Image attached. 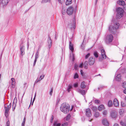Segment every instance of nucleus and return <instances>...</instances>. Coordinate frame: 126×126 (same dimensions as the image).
Returning <instances> with one entry per match:
<instances>
[{"label":"nucleus","instance_id":"nucleus-10","mask_svg":"<svg viewBox=\"0 0 126 126\" xmlns=\"http://www.w3.org/2000/svg\"><path fill=\"white\" fill-rule=\"evenodd\" d=\"M85 111L86 115L87 117H90L91 116L92 113L89 109L88 108L86 109Z\"/></svg>","mask_w":126,"mask_h":126},{"label":"nucleus","instance_id":"nucleus-27","mask_svg":"<svg viewBox=\"0 0 126 126\" xmlns=\"http://www.w3.org/2000/svg\"><path fill=\"white\" fill-rule=\"evenodd\" d=\"M61 124L60 123L58 124L57 121L54 122L53 125L54 126H60Z\"/></svg>","mask_w":126,"mask_h":126},{"label":"nucleus","instance_id":"nucleus-36","mask_svg":"<svg viewBox=\"0 0 126 126\" xmlns=\"http://www.w3.org/2000/svg\"><path fill=\"white\" fill-rule=\"evenodd\" d=\"M11 103H10L9 104V105H8L7 106V107H6L5 106H4V108H6L7 109H10L11 107Z\"/></svg>","mask_w":126,"mask_h":126},{"label":"nucleus","instance_id":"nucleus-48","mask_svg":"<svg viewBox=\"0 0 126 126\" xmlns=\"http://www.w3.org/2000/svg\"><path fill=\"white\" fill-rule=\"evenodd\" d=\"M40 81L39 80V79H38V78L37 79H36V81H35L34 84V85H35V84L36 83H37L39 81Z\"/></svg>","mask_w":126,"mask_h":126},{"label":"nucleus","instance_id":"nucleus-25","mask_svg":"<svg viewBox=\"0 0 126 126\" xmlns=\"http://www.w3.org/2000/svg\"><path fill=\"white\" fill-rule=\"evenodd\" d=\"M72 3V0H66V5H69Z\"/></svg>","mask_w":126,"mask_h":126},{"label":"nucleus","instance_id":"nucleus-47","mask_svg":"<svg viewBox=\"0 0 126 126\" xmlns=\"http://www.w3.org/2000/svg\"><path fill=\"white\" fill-rule=\"evenodd\" d=\"M6 126H10V121L9 120L7 122Z\"/></svg>","mask_w":126,"mask_h":126},{"label":"nucleus","instance_id":"nucleus-58","mask_svg":"<svg viewBox=\"0 0 126 126\" xmlns=\"http://www.w3.org/2000/svg\"><path fill=\"white\" fill-rule=\"evenodd\" d=\"M36 61H37V60L35 59V60H34V63H33V65L34 66L35 65Z\"/></svg>","mask_w":126,"mask_h":126},{"label":"nucleus","instance_id":"nucleus-26","mask_svg":"<svg viewBox=\"0 0 126 126\" xmlns=\"http://www.w3.org/2000/svg\"><path fill=\"white\" fill-rule=\"evenodd\" d=\"M86 86L84 84V82H82L80 85V87L82 89H84L85 87Z\"/></svg>","mask_w":126,"mask_h":126},{"label":"nucleus","instance_id":"nucleus-40","mask_svg":"<svg viewBox=\"0 0 126 126\" xmlns=\"http://www.w3.org/2000/svg\"><path fill=\"white\" fill-rule=\"evenodd\" d=\"M90 53H88L86 54L85 56V58L86 59L88 58V57L90 56Z\"/></svg>","mask_w":126,"mask_h":126},{"label":"nucleus","instance_id":"nucleus-13","mask_svg":"<svg viewBox=\"0 0 126 126\" xmlns=\"http://www.w3.org/2000/svg\"><path fill=\"white\" fill-rule=\"evenodd\" d=\"M69 48L71 50L72 54L74 50L73 44L71 41L69 42Z\"/></svg>","mask_w":126,"mask_h":126},{"label":"nucleus","instance_id":"nucleus-43","mask_svg":"<svg viewBox=\"0 0 126 126\" xmlns=\"http://www.w3.org/2000/svg\"><path fill=\"white\" fill-rule=\"evenodd\" d=\"M94 102L95 103L98 104L100 103V101L98 100H96L94 101Z\"/></svg>","mask_w":126,"mask_h":126},{"label":"nucleus","instance_id":"nucleus-16","mask_svg":"<svg viewBox=\"0 0 126 126\" xmlns=\"http://www.w3.org/2000/svg\"><path fill=\"white\" fill-rule=\"evenodd\" d=\"M113 104L114 106L115 107H117L119 105V102L117 99L116 98L114 99V100Z\"/></svg>","mask_w":126,"mask_h":126},{"label":"nucleus","instance_id":"nucleus-19","mask_svg":"<svg viewBox=\"0 0 126 126\" xmlns=\"http://www.w3.org/2000/svg\"><path fill=\"white\" fill-rule=\"evenodd\" d=\"M117 3L120 5H124L125 3L124 1L123 0H119L117 1Z\"/></svg>","mask_w":126,"mask_h":126},{"label":"nucleus","instance_id":"nucleus-52","mask_svg":"<svg viewBox=\"0 0 126 126\" xmlns=\"http://www.w3.org/2000/svg\"><path fill=\"white\" fill-rule=\"evenodd\" d=\"M53 119H54V117L52 115V117H51V119L50 122H51V123H52L53 122Z\"/></svg>","mask_w":126,"mask_h":126},{"label":"nucleus","instance_id":"nucleus-18","mask_svg":"<svg viewBox=\"0 0 126 126\" xmlns=\"http://www.w3.org/2000/svg\"><path fill=\"white\" fill-rule=\"evenodd\" d=\"M48 47L50 48L51 46L52 41L51 38L49 37L48 41Z\"/></svg>","mask_w":126,"mask_h":126},{"label":"nucleus","instance_id":"nucleus-8","mask_svg":"<svg viewBox=\"0 0 126 126\" xmlns=\"http://www.w3.org/2000/svg\"><path fill=\"white\" fill-rule=\"evenodd\" d=\"M74 11V9L73 7L70 6L68 8L67 10L66 13L67 14L69 15H71Z\"/></svg>","mask_w":126,"mask_h":126},{"label":"nucleus","instance_id":"nucleus-34","mask_svg":"<svg viewBox=\"0 0 126 126\" xmlns=\"http://www.w3.org/2000/svg\"><path fill=\"white\" fill-rule=\"evenodd\" d=\"M79 77V76L77 74V73H75V74L74 76V79H76V78H78Z\"/></svg>","mask_w":126,"mask_h":126},{"label":"nucleus","instance_id":"nucleus-32","mask_svg":"<svg viewBox=\"0 0 126 126\" xmlns=\"http://www.w3.org/2000/svg\"><path fill=\"white\" fill-rule=\"evenodd\" d=\"M120 124L123 126H126V123L123 122L122 121H121L120 122Z\"/></svg>","mask_w":126,"mask_h":126},{"label":"nucleus","instance_id":"nucleus-6","mask_svg":"<svg viewBox=\"0 0 126 126\" xmlns=\"http://www.w3.org/2000/svg\"><path fill=\"white\" fill-rule=\"evenodd\" d=\"M110 116L112 118L116 119L118 116L117 113L115 110L111 111L110 112Z\"/></svg>","mask_w":126,"mask_h":126},{"label":"nucleus","instance_id":"nucleus-5","mask_svg":"<svg viewBox=\"0 0 126 126\" xmlns=\"http://www.w3.org/2000/svg\"><path fill=\"white\" fill-rule=\"evenodd\" d=\"M101 56H100L99 58V60L101 61L102 60L105 59L106 58V56L105 54V52L104 50L102 49L101 50Z\"/></svg>","mask_w":126,"mask_h":126},{"label":"nucleus","instance_id":"nucleus-50","mask_svg":"<svg viewBox=\"0 0 126 126\" xmlns=\"http://www.w3.org/2000/svg\"><path fill=\"white\" fill-rule=\"evenodd\" d=\"M81 48L83 50L85 49L84 46V45H83V43H82V45H81Z\"/></svg>","mask_w":126,"mask_h":126},{"label":"nucleus","instance_id":"nucleus-41","mask_svg":"<svg viewBox=\"0 0 126 126\" xmlns=\"http://www.w3.org/2000/svg\"><path fill=\"white\" fill-rule=\"evenodd\" d=\"M121 105L122 107H124L126 106V104L123 102H121Z\"/></svg>","mask_w":126,"mask_h":126},{"label":"nucleus","instance_id":"nucleus-60","mask_svg":"<svg viewBox=\"0 0 126 126\" xmlns=\"http://www.w3.org/2000/svg\"><path fill=\"white\" fill-rule=\"evenodd\" d=\"M113 126H119V125L117 123H115L114 124Z\"/></svg>","mask_w":126,"mask_h":126},{"label":"nucleus","instance_id":"nucleus-57","mask_svg":"<svg viewBox=\"0 0 126 126\" xmlns=\"http://www.w3.org/2000/svg\"><path fill=\"white\" fill-rule=\"evenodd\" d=\"M70 117V115H68L66 117V120H68V119H69Z\"/></svg>","mask_w":126,"mask_h":126},{"label":"nucleus","instance_id":"nucleus-55","mask_svg":"<svg viewBox=\"0 0 126 126\" xmlns=\"http://www.w3.org/2000/svg\"><path fill=\"white\" fill-rule=\"evenodd\" d=\"M78 67V66L76 64L74 66V68L76 70H77V68Z\"/></svg>","mask_w":126,"mask_h":126},{"label":"nucleus","instance_id":"nucleus-64","mask_svg":"<svg viewBox=\"0 0 126 126\" xmlns=\"http://www.w3.org/2000/svg\"><path fill=\"white\" fill-rule=\"evenodd\" d=\"M124 93L125 94H126V89L124 90Z\"/></svg>","mask_w":126,"mask_h":126},{"label":"nucleus","instance_id":"nucleus-51","mask_svg":"<svg viewBox=\"0 0 126 126\" xmlns=\"http://www.w3.org/2000/svg\"><path fill=\"white\" fill-rule=\"evenodd\" d=\"M68 124L67 123H65L63 124L61 126H67V125Z\"/></svg>","mask_w":126,"mask_h":126},{"label":"nucleus","instance_id":"nucleus-38","mask_svg":"<svg viewBox=\"0 0 126 126\" xmlns=\"http://www.w3.org/2000/svg\"><path fill=\"white\" fill-rule=\"evenodd\" d=\"M72 87L71 86L69 85L68 86V87L67 88V90L69 92L71 90V89L72 88Z\"/></svg>","mask_w":126,"mask_h":126},{"label":"nucleus","instance_id":"nucleus-63","mask_svg":"<svg viewBox=\"0 0 126 126\" xmlns=\"http://www.w3.org/2000/svg\"><path fill=\"white\" fill-rule=\"evenodd\" d=\"M57 35L56 34L55 36V39L56 40L57 39Z\"/></svg>","mask_w":126,"mask_h":126},{"label":"nucleus","instance_id":"nucleus-15","mask_svg":"<svg viewBox=\"0 0 126 126\" xmlns=\"http://www.w3.org/2000/svg\"><path fill=\"white\" fill-rule=\"evenodd\" d=\"M77 91L83 95L85 94L86 92V91L80 89H78L77 90Z\"/></svg>","mask_w":126,"mask_h":126},{"label":"nucleus","instance_id":"nucleus-37","mask_svg":"<svg viewBox=\"0 0 126 126\" xmlns=\"http://www.w3.org/2000/svg\"><path fill=\"white\" fill-rule=\"evenodd\" d=\"M44 77H45V75H44L41 76H40V77L39 79V80L40 81L41 80H42V79H43V78H44Z\"/></svg>","mask_w":126,"mask_h":126},{"label":"nucleus","instance_id":"nucleus-1","mask_svg":"<svg viewBox=\"0 0 126 126\" xmlns=\"http://www.w3.org/2000/svg\"><path fill=\"white\" fill-rule=\"evenodd\" d=\"M114 20L112 21V22L114 23V25H110L109 27V30L110 32L112 33H113L116 31V29H118L119 26V24L118 23L114 22Z\"/></svg>","mask_w":126,"mask_h":126},{"label":"nucleus","instance_id":"nucleus-59","mask_svg":"<svg viewBox=\"0 0 126 126\" xmlns=\"http://www.w3.org/2000/svg\"><path fill=\"white\" fill-rule=\"evenodd\" d=\"M83 65V63H81L80 64L79 66V67L80 68H82V66Z\"/></svg>","mask_w":126,"mask_h":126},{"label":"nucleus","instance_id":"nucleus-20","mask_svg":"<svg viewBox=\"0 0 126 126\" xmlns=\"http://www.w3.org/2000/svg\"><path fill=\"white\" fill-rule=\"evenodd\" d=\"M124 110H120L119 111L120 114L119 118H120L123 115Z\"/></svg>","mask_w":126,"mask_h":126},{"label":"nucleus","instance_id":"nucleus-42","mask_svg":"<svg viewBox=\"0 0 126 126\" xmlns=\"http://www.w3.org/2000/svg\"><path fill=\"white\" fill-rule=\"evenodd\" d=\"M107 110H104L103 111V114L104 115H105V116L107 115Z\"/></svg>","mask_w":126,"mask_h":126},{"label":"nucleus","instance_id":"nucleus-9","mask_svg":"<svg viewBox=\"0 0 126 126\" xmlns=\"http://www.w3.org/2000/svg\"><path fill=\"white\" fill-rule=\"evenodd\" d=\"M95 58L93 57H91L89 59L88 61L89 64L90 65H93L95 62Z\"/></svg>","mask_w":126,"mask_h":126},{"label":"nucleus","instance_id":"nucleus-31","mask_svg":"<svg viewBox=\"0 0 126 126\" xmlns=\"http://www.w3.org/2000/svg\"><path fill=\"white\" fill-rule=\"evenodd\" d=\"M94 55L95 57L96 58H97L98 57V53L96 51H95L94 53Z\"/></svg>","mask_w":126,"mask_h":126},{"label":"nucleus","instance_id":"nucleus-21","mask_svg":"<svg viewBox=\"0 0 126 126\" xmlns=\"http://www.w3.org/2000/svg\"><path fill=\"white\" fill-rule=\"evenodd\" d=\"M5 115L6 117H7L8 116V113L10 109H7L6 108H5Z\"/></svg>","mask_w":126,"mask_h":126},{"label":"nucleus","instance_id":"nucleus-24","mask_svg":"<svg viewBox=\"0 0 126 126\" xmlns=\"http://www.w3.org/2000/svg\"><path fill=\"white\" fill-rule=\"evenodd\" d=\"M15 100V99H14V101H13V104L12 105V110L13 111H14L15 108L16 107V103L14 101Z\"/></svg>","mask_w":126,"mask_h":126},{"label":"nucleus","instance_id":"nucleus-54","mask_svg":"<svg viewBox=\"0 0 126 126\" xmlns=\"http://www.w3.org/2000/svg\"><path fill=\"white\" fill-rule=\"evenodd\" d=\"M123 8L125 10L126 9V4L125 3L124 5H123Z\"/></svg>","mask_w":126,"mask_h":126},{"label":"nucleus","instance_id":"nucleus-17","mask_svg":"<svg viewBox=\"0 0 126 126\" xmlns=\"http://www.w3.org/2000/svg\"><path fill=\"white\" fill-rule=\"evenodd\" d=\"M121 75L120 74L117 75L115 77L116 80L118 81H120L121 80Z\"/></svg>","mask_w":126,"mask_h":126},{"label":"nucleus","instance_id":"nucleus-61","mask_svg":"<svg viewBox=\"0 0 126 126\" xmlns=\"http://www.w3.org/2000/svg\"><path fill=\"white\" fill-rule=\"evenodd\" d=\"M25 123V122H23L22 124V126H24Z\"/></svg>","mask_w":126,"mask_h":126},{"label":"nucleus","instance_id":"nucleus-46","mask_svg":"<svg viewBox=\"0 0 126 126\" xmlns=\"http://www.w3.org/2000/svg\"><path fill=\"white\" fill-rule=\"evenodd\" d=\"M53 92V90L52 88L51 90L49 92V94L50 96L52 95V93Z\"/></svg>","mask_w":126,"mask_h":126},{"label":"nucleus","instance_id":"nucleus-22","mask_svg":"<svg viewBox=\"0 0 126 126\" xmlns=\"http://www.w3.org/2000/svg\"><path fill=\"white\" fill-rule=\"evenodd\" d=\"M104 109V107L103 105H101L99 106L98 108V109L99 111L103 110Z\"/></svg>","mask_w":126,"mask_h":126},{"label":"nucleus","instance_id":"nucleus-3","mask_svg":"<svg viewBox=\"0 0 126 126\" xmlns=\"http://www.w3.org/2000/svg\"><path fill=\"white\" fill-rule=\"evenodd\" d=\"M117 14L116 16V18L119 19L122 17L123 16L124 11L121 8H118L117 10Z\"/></svg>","mask_w":126,"mask_h":126},{"label":"nucleus","instance_id":"nucleus-30","mask_svg":"<svg viewBox=\"0 0 126 126\" xmlns=\"http://www.w3.org/2000/svg\"><path fill=\"white\" fill-rule=\"evenodd\" d=\"M88 64V62L87 61H86L84 64V66L85 68L87 69V66Z\"/></svg>","mask_w":126,"mask_h":126},{"label":"nucleus","instance_id":"nucleus-4","mask_svg":"<svg viewBox=\"0 0 126 126\" xmlns=\"http://www.w3.org/2000/svg\"><path fill=\"white\" fill-rule=\"evenodd\" d=\"M113 40V37L111 34L107 35L105 38V41L107 44L111 42Z\"/></svg>","mask_w":126,"mask_h":126},{"label":"nucleus","instance_id":"nucleus-29","mask_svg":"<svg viewBox=\"0 0 126 126\" xmlns=\"http://www.w3.org/2000/svg\"><path fill=\"white\" fill-rule=\"evenodd\" d=\"M99 116V113L98 112H95L94 114V116L96 118H97Z\"/></svg>","mask_w":126,"mask_h":126},{"label":"nucleus","instance_id":"nucleus-33","mask_svg":"<svg viewBox=\"0 0 126 126\" xmlns=\"http://www.w3.org/2000/svg\"><path fill=\"white\" fill-rule=\"evenodd\" d=\"M122 86L124 88H126V82H124L122 84Z\"/></svg>","mask_w":126,"mask_h":126},{"label":"nucleus","instance_id":"nucleus-14","mask_svg":"<svg viewBox=\"0 0 126 126\" xmlns=\"http://www.w3.org/2000/svg\"><path fill=\"white\" fill-rule=\"evenodd\" d=\"M25 47L24 46H22L20 47V54L23 55L24 54Z\"/></svg>","mask_w":126,"mask_h":126},{"label":"nucleus","instance_id":"nucleus-53","mask_svg":"<svg viewBox=\"0 0 126 126\" xmlns=\"http://www.w3.org/2000/svg\"><path fill=\"white\" fill-rule=\"evenodd\" d=\"M62 13L63 15H64L65 14V10H62Z\"/></svg>","mask_w":126,"mask_h":126},{"label":"nucleus","instance_id":"nucleus-12","mask_svg":"<svg viewBox=\"0 0 126 126\" xmlns=\"http://www.w3.org/2000/svg\"><path fill=\"white\" fill-rule=\"evenodd\" d=\"M10 0H0L3 6H5L7 4Z\"/></svg>","mask_w":126,"mask_h":126},{"label":"nucleus","instance_id":"nucleus-23","mask_svg":"<svg viewBox=\"0 0 126 126\" xmlns=\"http://www.w3.org/2000/svg\"><path fill=\"white\" fill-rule=\"evenodd\" d=\"M39 50L38 49L37 50L35 54V59L37 60L39 57Z\"/></svg>","mask_w":126,"mask_h":126},{"label":"nucleus","instance_id":"nucleus-11","mask_svg":"<svg viewBox=\"0 0 126 126\" xmlns=\"http://www.w3.org/2000/svg\"><path fill=\"white\" fill-rule=\"evenodd\" d=\"M102 123L105 126H108L109 125V123L107 120L104 118L102 120Z\"/></svg>","mask_w":126,"mask_h":126},{"label":"nucleus","instance_id":"nucleus-49","mask_svg":"<svg viewBox=\"0 0 126 126\" xmlns=\"http://www.w3.org/2000/svg\"><path fill=\"white\" fill-rule=\"evenodd\" d=\"M80 74L82 76H84V73L83 72V71L82 70H80Z\"/></svg>","mask_w":126,"mask_h":126},{"label":"nucleus","instance_id":"nucleus-35","mask_svg":"<svg viewBox=\"0 0 126 126\" xmlns=\"http://www.w3.org/2000/svg\"><path fill=\"white\" fill-rule=\"evenodd\" d=\"M50 0H43L41 3H44L47 2H49L50 1Z\"/></svg>","mask_w":126,"mask_h":126},{"label":"nucleus","instance_id":"nucleus-56","mask_svg":"<svg viewBox=\"0 0 126 126\" xmlns=\"http://www.w3.org/2000/svg\"><path fill=\"white\" fill-rule=\"evenodd\" d=\"M74 85L75 87H77L78 86V83H76L74 84Z\"/></svg>","mask_w":126,"mask_h":126},{"label":"nucleus","instance_id":"nucleus-44","mask_svg":"<svg viewBox=\"0 0 126 126\" xmlns=\"http://www.w3.org/2000/svg\"><path fill=\"white\" fill-rule=\"evenodd\" d=\"M11 80L12 81L11 83H15V79L13 78H12L11 79Z\"/></svg>","mask_w":126,"mask_h":126},{"label":"nucleus","instance_id":"nucleus-28","mask_svg":"<svg viewBox=\"0 0 126 126\" xmlns=\"http://www.w3.org/2000/svg\"><path fill=\"white\" fill-rule=\"evenodd\" d=\"M108 106L109 107H111L112 105V103L111 101L110 100L108 101Z\"/></svg>","mask_w":126,"mask_h":126},{"label":"nucleus","instance_id":"nucleus-7","mask_svg":"<svg viewBox=\"0 0 126 126\" xmlns=\"http://www.w3.org/2000/svg\"><path fill=\"white\" fill-rule=\"evenodd\" d=\"M76 21L75 19L74 18L73 24L71 23H69L68 25V27L69 28L71 29H74L75 28Z\"/></svg>","mask_w":126,"mask_h":126},{"label":"nucleus","instance_id":"nucleus-62","mask_svg":"<svg viewBox=\"0 0 126 126\" xmlns=\"http://www.w3.org/2000/svg\"><path fill=\"white\" fill-rule=\"evenodd\" d=\"M58 1L59 3L62 4V0H58Z\"/></svg>","mask_w":126,"mask_h":126},{"label":"nucleus","instance_id":"nucleus-2","mask_svg":"<svg viewBox=\"0 0 126 126\" xmlns=\"http://www.w3.org/2000/svg\"><path fill=\"white\" fill-rule=\"evenodd\" d=\"M69 105L68 104L63 103L60 107V109L62 111L66 113L69 111Z\"/></svg>","mask_w":126,"mask_h":126},{"label":"nucleus","instance_id":"nucleus-39","mask_svg":"<svg viewBox=\"0 0 126 126\" xmlns=\"http://www.w3.org/2000/svg\"><path fill=\"white\" fill-rule=\"evenodd\" d=\"M92 109L94 111H95L97 110V108L94 106H92Z\"/></svg>","mask_w":126,"mask_h":126},{"label":"nucleus","instance_id":"nucleus-45","mask_svg":"<svg viewBox=\"0 0 126 126\" xmlns=\"http://www.w3.org/2000/svg\"><path fill=\"white\" fill-rule=\"evenodd\" d=\"M15 83H11V87H12V88H14L15 87Z\"/></svg>","mask_w":126,"mask_h":126}]
</instances>
